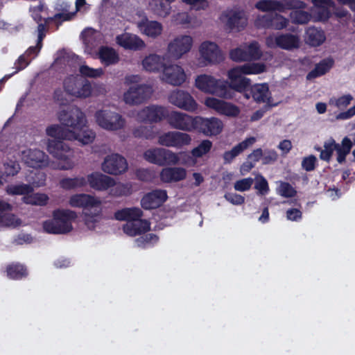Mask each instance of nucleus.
Returning <instances> with one entry per match:
<instances>
[{"label": "nucleus", "instance_id": "c85d7f7f", "mask_svg": "<svg viewBox=\"0 0 355 355\" xmlns=\"http://www.w3.org/2000/svg\"><path fill=\"white\" fill-rule=\"evenodd\" d=\"M227 18L226 26L230 31H240L246 26L247 19L243 17L242 12L231 10L224 15Z\"/></svg>", "mask_w": 355, "mask_h": 355}, {"label": "nucleus", "instance_id": "680f3d73", "mask_svg": "<svg viewBox=\"0 0 355 355\" xmlns=\"http://www.w3.org/2000/svg\"><path fill=\"white\" fill-rule=\"evenodd\" d=\"M224 197L228 202L235 205H241L245 202V198L237 193H227Z\"/></svg>", "mask_w": 355, "mask_h": 355}, {"label": "nucleus", "instance_id": "f03ea898", "mask_svg": "<svg viewBox=\"0 0 355 355\" xmlns=\"http://www.w3.org/2000/svg\"><path fill=\"white\" fill-rule=\"evenodd\" d=\"M266 64L261 62L245 63L230 69L227 77L230 81L225 80V99H232L235 92L243 93L245 96L251 80L244 77L245 74H259L266 71Z\"/></svg>", "mask_w": 355, "mask_h": 355}, {"label": "nucleus", "instance_id": "49530a36", "mask_svg": "<svg viewBox=\"0 0 355 355\" xmlns=\"http://www.w3.org/2000/svg\"><path fill=\"white\" fill-rule=\"evenodd\" d=\"M132 135L136 138H145L146 139H152L155 137V132L150 127L140 125L135 128Z\"/></svg>", "mask_w": 355, "mask_h": 355}, {"label": "nucleus", "instance_id": "f3484780", "mask_svg": "<svg viewBox=\"0 0 355 355\" xmlns=\"http://www.w3.org/2000/svg\"><path fill=\"white\" fill-rule=\"evenodd\" d=\"M103 171L111 175H119L126 171L128 163L126 159L119 154L107 155L102 164Z\"/></svg>", "mask_w": 355, "mask_h": 355}, {"label": "nucleus", "instance_id": "864d4df0", "mask_svg": "<svg viewBox=\"0 0 355 355\" xmlns=\"http://www.w3.org/2000/svg\"><path fill=\"white\" fill-rule=\"evenodd\" d=\"M253 182L254 180L252 178H243L237 180L234 184V188L238 191H248L253 184Z\"/></svg>", "mask_w": 355, "mask_h": 355}, {"label": "nucleus", "instance_id": "a19ab883", "mask_svg": "<svg viewBox=\"0 0 355 355\" xmlns=\"http://www.w3.org/2000/svg\"><path fill=\"white\" fill-rule=\"evenodd\" d=\"M33 191V187L31 184H10L6 188V192L9 195H24L27 196Z\"/></svg>", "mask_w": 355, "mask_h": 355}, {"label": "nucleus", "instance_id": "bb28decb", "mask_svg": "<svg viewBox=\"0 0 355 355\" xmlns=\"http://www.w3.org/2000/svg\"><path fill=\"white\" fill-rule=\"evenodd\" d=\"M159 176L163 182H176L186 178L187 171L182 167H166L161 171Z\"/></svg>", "mask_w": 355, "mask_h": 355}, {"label": "nucleus", "instance_id": "f8f14e48", "mask_svg": "<svg viewBox=\"0 0 355 355\" xmlns=\"http://www.w3.org/2000/svg\"><path fill=\"white\" fill-rule=\"evenodd\" d=\"M223 128V123L218 118L196 116L195 130L206 136H216L222 132Z\"/></svg>", "mask_w": 355, "mask_h": 355}, {"label": "nucleus", "instance_id": "774afa93", "mask_svg": "<svg viewBox=\"0 0 355 355\" xmlns=\"http://www.w3.org/2000/svg\"><path fill=\"white\" fill-rule=\"evenodd\" d=\"M35 178L37 180L35 179L33 180L32 184L34 187H40L45 184L46 182V175L43 172H37L35 173Z\"/></svg>", "mask_w": 355, "mask_h": 355}, {"label": "nucleus", "instance_id": "69168bd1", "mask_svg": "<svg viewBox=\"0 0 355 355\" xmlns=\"http://www.w3.org/2000/svg\"><path fill=\"white\" fill-rule=\"evenodd\" d=\"M302 211L296 208H291L286 211V217L288 220L297 221L302 218Z\"/></svg>", "mask_w": 355, "mask_h": 355}, {"label": "nucleus", "instance_id": "0e129e2a", "mask_svg": "<svg viewBox=\"0 0 355 355\" xmlns=\"http://www.w3.org/2000/svg\"><path fill=\"white\" fill-rule=\"evenodd\" d=\"M353 97L351 94H346L339 97L336 101V106L338 108L346 107L350 104Z\"/></svg>", "mask_w": 355, "mask_h": 355}, {"label": "nucleus", "instance_id": "ea45409f", "mask_svg": "<svg viewBox=\"0 0 355 355\" xmlns=\"http://www.w3.org/2000/svg\"><path fill=\"white\" fill-rule=\"evenodd\" d=\"M49 200V198L46 194L40 193H29L22 198L25 204L36 206H45L47 205Z\"/></svg>", "mask_w": 355, "mask_h": 355}, {"label": "nucleus", "instance_id": "6ab92c4d", "mask_svg": "<svg viewBox=\"0 0 355 355\" xmlns=\"http://www.w3.org/2000/svg\"><path fill=\"white\" fill-rule=\"evenodd\" d=\"M166 110L159 105H149L138 112L137 118L142 122L158 123L166 119Z\"/></svg>", "mask_w": 355, "mask_h": 355}, {"label": "nucleus", "instance_id": "e433bc0d", "mask_svg": "<svg viewBox=\"0 0 355 355\" xmlns=\"http://www.w3.org/2000/svg\"><path fill=\"white\" fill-rule=\"evenodd\" d=\"M6 274L9 279L13 280H19L26 278L28 275V270L26 266L20 263H12L6 266Z\"/></svg>", "mask_w": 355, "mask_h": 355}, {"label": "nucleus", "instance_id": "b1692460", "mask_svg": "<svg viewBox=\"0 0 355 355\" xmlns=\"http://www.w3.org/2000/svg\"><path fill=\"white\" fill-rule=\"evenodd\" d=\"M116 42L126 50L139 51L146 46L145 42L137 35L128 33L116 37Z\"/></svg>", "mask_w": 355, "mask_h": 355}, {"label": "nucleus", "instance_id": "aec40b11", "mask_svg": "<svg viewBox=\"0 0 355 355\" xmlns=\"http://www.w3.org/2000/svg\"><path fill=\"white\" fill-rule=\"evenodd\" d=\"M167 199L166 191L155 189L143 196L141 200V205L146 210L154 209L162 206Z\"/></svg>", "mask_w": 355, "mask_h": 355}, {"label": "nucleus", "instance_id": "7c9ffc66", "mask_svg": "<svg viewBox=\"0 0 355 355\" xmlns=\"http://www.w3.org/2000/svg\"><path fill=\"white\" fill-rule=\"evenodd\" d=\"M142 65L145 70L150 72L163 71L166 66L165 58L157 54H150L142 60Z\"/></svg>", "mask_w": 355, "mask_h": 355}, {"label": "nucleus", "instance_id": "cd10ccee", "mask_svg": "<svg viewBox=\"0 0 355 355\" xmlns=\"http://www.w3.org/2000/svg\"><path fill=\"white\" fill-rule=\"evenodd\" d=\"M137 26L143 34L152 38H156L160 35L163 30L161 23L150 21L147 18L142 19L138 22Z\"/></svg>", "mask_w": 355, "mask_h": 355}, {"label": "nucleus", "instance_id": "4c0bfd02", "mask_svg": "<svg viewBox=\"0 0 355 355\" xmlns=\"http://www.w3.org/2000/svg\"><path fill=\"white\" fill-rule=\"evenodd\" d=\"M353 143L349 138L345 137L341 144L335 141V150L337 153V161L339 164H343L346 160L347 155L350 153Z\"/></svg>", "mask_w": 355, "mask_h": 355}, {"label": "nucleus", "instance_id": "423d86ee", "mask_svg": "<svg viewBox=\"0 0 355 355\" xmlns=\"http://www.w3.org/2000/svg\"><path fill=\"white\" fill-rule=\"evenodd\" d=\"M94 116L97 124L106 130H119L125 125V120L120 114L110 110H98Z\"/></svg>", "mask_w": 355, "mask_h": 355}, {"label": "nucleus", "instance_id": "a878e982", "mask_svg": "<svg viewBox=\"0 0 355 355\" xmlns=\"http://www.w3.org/2000/svg\"><path fill=\"white\" fill-rule=\"evenodd\" d=\"M256 141L254 137L246 138L234 146L230 150L225 151L223 155L224 164H231L232 161Z\"/></svg>", "mask_w": 355, "mask_h": 355}, {"label": "nucleus", "instance_id": "c756f323", "mask_svg": "<svg viewBox=\"0 0 355 355\" xmlns=\"http://www.w3.org/2000/svg\"><path fill=\"white\" fill-rule=\"evenodd\" d=\"M143 211L138 207L123 208L114 213V218L119 221L138 222L142 220L141 218Z\"/></svg>", "mask_w": 355, "mask_h": 355}, {"label": "nucleus", "instance_id": "9b49d317", "mask_svg": "<svg viewBox=\"0 0 355 355\" xmlns=\"http://www.w3.org/2000/svg\"><path fill=\"white\" fill-rule=\"evenodd\" d=\"M245 97L247 99H250L252 97L258 103H266L264 108L266 110H269L275 105V104H271L272 98L268 83L250 85Z\"/></svg>", "mask_w": 355, "mask_h": 355}, {"label": "nucleus", "instance_id": "c9c22d12", "mask_svg": "<svg viewBox=\"0 0 355 355\" xmlns=\"http://www.w3.org/2000/svg\"><path fill=\"white\" fill-rule=\"evenodd\" d=\"M326 40L324 32L314 26L309 27L306 31V42L311 46H319Z\"/></svg>", "mask_w": 355, "mask_h": 355}, {"label": "nucleus", "instance_id": "5701e85b", "mask_svg": "<svg viewBox=\"0 0 355 355\" xmlns=\"http://www.w3.org/2000/svg\"><path fill=\"white\" fill-rule=\"evenodd\" d=\"M46 154L39 149H26L21 152V159L32 168H40L46 164Z\"/></svg>", "mask_w": 355, "mask_h": 355}, {"label": "nucleus", "instance_id": "39448f33", "mask_svg": "<svg viewBox=\"0 0 355 355\" xmlns=\"http://www.w3.org/2000/svg\"><path fill=\"white\" fill-rule=\"evenodd\" d=\"M196 87L200 91L225 98L226 95L225 80L217 79L212 76L201 74L195 82Z\"/></svg>", "mask_w": 355, "mask_h": 355}, {"label": "nucleus", "instance_id": "7ed1b4c3", "mask_svg": "<svg viewBox=\"0 0 355 355\" xmlns=\"http://www.w3.org/2000/svg\"><path fill=\"white\" fill-rule=\"evenodd\" d=\"M77 214L69 209H55L53 212V219L43 223L44 230L49 234H67L73 229L71 221L75 220Z\"/></svg>", "mask_w": 355, "mask_h": 355}, {"label": "nucleus", "instance_id": "ddd939ff", "mask_svg": "<svg viewBox=\"0 0 355 355\" xmlns=\"http://www.w3.org/2000/svg\"><path fill=\"white\" fill-rule=\"evenodd\" d=\"M152 94L151 87L147 85L132 86L124 93L123 100L129 105H139L145 102Z\"/></svg>", "mask_w": 355, "mask_h": 355}, {"label": "nucleus", "instance_id": "8fccbe9b", "mask_svg": "<svg viewBox=\"0 0 355 355\" xmlns=\"http://www.w3.org/2000/svg\"><path fill=\"white\" fill-rule=\"evenodd\" d=\"M288 24V19L280 14L274 13L271 29L282 30Z\"/></svg>", "mask_w": 355, "mask_h": 355}, {"label": "nucleus", "instance_id": "052dcab7", "mask_svg": "<svg viewBox=\"0 0 355 355\" xmlns=\"http://www.w3.org/2000/svg\"><path fill=\"white\" fill-rule=\"evenodd\" d=\"M278 158L277 152L274 150H267L263 153L262 164L267 165L275 162Z\"/></svg>", "mask_w": 355, "mask_h": 355}, {"label": "nucleus", "instance_id": "13d9d810", "mask_svg": "<svg viewBox=\"0 0 355 355\" xmlns=\"http://www.w3.org/2000/svg\"><path fill=\"white\" fill-rule=\"evenodd\" d=\"M5 173L8 176H14L18 173L20 170V166L16 161L10 160L4 164Z\"/></svg>", "mask_w": 355, "mask_h": 355}, {"label": "nucleus", "instance_id": "0eeeda50", "mask_svg": "<svg viewBox=\"0 0 355 355\" xmlns=\"http://www.w3.org/2000/svg\"><path fill=\"white\" fill-rule=\"evenodd\" d=\"M63 87L67 94L78 98L89 97L92 91L89 80L74 76L66 78L63 82Z\"/></svg>", "mask_w": 355, "mask_h": 355}, {"label": "nucleus", "instance_id": "bf43d9fd", "mask_svg": "<svg viewBox=\"0 0 355 355\" xmlns=\"http://www.w3.org/2000/svg\"><path fill=\"white\" fill-rule=\"evenodd\" d=\"M83 214H84L83 220H84L85 225L89 230L94 229V227L96 226V223L98 222L96 218L98 216V214H90L85 210L83 212Z\"/></svg>", "mask_w": 355, "mask_h": 355}, {"label": "nucleus", "instance_id": "4d7b16f0", "mask_svg": "<svg viewBox=\"0 0 355 355\" xmlns=\"http://www.w3.org/2000/svg\"><path fill=\"white\" fill-rule=\"evenodd\" d=\"M317 159L315 155H311L303 158L302 167L306 171H314L316 167Z\"/></svg>", "mask_w": 355, "mask_h": 355}, {"label": "nucleus", "instance_id": "393cba45", "mask_svg": "<svg viewBox=\"0 0 355 355\" xmlns=\"http://www.w3.org/2000/svg\"><path fill=\"white\" fill-rule=\"evenodd\" d=\"M69 205L73 207H81L87 209L88 208L99 207L101 201L91 195L80 193L71 196Z\"/></svg>", "mask_w": 355, "mask_h": 355}, {"label": "nucleus", "instance_id": "72a5a7b5", "mask_svg": "<svg viewBox=\"0 0 355 355\" xmlns=\"http://www.w3.org/2000/svg\"><path fill=\"white\" fill-rule=\"evenodd\" d=\"M299 42V37L291 33L280 34L275 37L277 46L285 50L298 48Z\"/></svg>", "mask_w": 355, "mask_h": 355}, {"label": "nucleus", "instance_id": "4468645a", "mask_svg": "<svg viewBox=\"0 0 355 355\" xmlns=\"http://www.w3.org/2000/svg\"><path fill=\"white\" fill-rule=\"evenodd\" d=\"M168 101L171 104L188 112H194L198 107V104L193 96L189 92L180 89L172 92Z\"/></svg>", "mask_w": 355, "mask_h": 355}, {"label": "nucleus", "instance_id": "a211bd4d", "mask_svg": "<svg viewBox=\"0 0 355 355\" xmlns=\"http://www.w3.org/2000/svg\"><path fill=\"white\" fill-rule=\"evenodd\" d=\"M205 105L220 114L227 116L236 117L240 114V109L238 106L214 97L206 98Z\"/></svg>", "mask_w": 355, "mask_h": 355}, {"label": "nucleus", "instance_id": "a18cd8bd", "mask_svg": "<svg viewBox=\"0 0 355 355\" xmlns=\"http://www.w3.org/2000/svg\"><path fill=\"white\" fill-rule=\"evenodd\" d=\"M274 13L259 15L255 21L254 25L258 28L271 29Z\"/></svg>", "mask_w": 355, "mask_h": 355}, {"label": "nucleus", "instance_id": "e2e57ef3", "mask_svg": "<svg viewBox=\"0 0 355 355\" xmlns=\"http://www.w3.org/2000/svg\"><path fill=\"white\" fill-rule=\"evenodd\" d=\"M184 3L191 6L192 8L200 10H205L208 6L207 0H182Z\"/></svg>", "mask_w": 355, "mask_h": 355}, {"label": "nucleus", "instance_id": "2f4dec72", "mask_svg": "<svg viewBox=\"0 0 355 355\" xmlns=\"http://www.w3.org/2000/svg\"><path fill=\"white\" fill-rule=\"evenodd\" d=\"M98 58L101 62L106 67L116 64L120 60L116 51L112 47L107 46H101L99 48Z\"/></svg>", "mask_w": 355, "mask_h": 355}, {"label": "nucleus", "instance_id": "f257e3e1", "mask_svg": "<svg viewBox=\"0 0 355 355\" xmlns=\"http://www.w3.org/2000/svg\"><path fill=\"white\" fill-rule=\"evenodd\" d=\"M58 117L62 125H53L46 128L49 136L58 139L49 141L47 150L55 158L65 160L71 148L62 140H77L86 145L94 141L96 134L86 125L85 114L77 106L61 110Z\"/></svg>", "mask_w": 355, "mask_h": 355}, {"label": "nucleus", "instance_id": "2eb2a0df", "mask_svg": "<svg viewBox=\"0 0 355 355\" xmlns=\"http://www.w3.org/2000/svg\"><path fill=\"white\" fill-rule=\"evenodd\" d=\"M199 51L205 65L219 63L223 60L222 52L214 42H203L200 46Z\"/></svg>", "mask_w": 355, "mask_h": 355}, {"label": "nucleus", "instance_id": "37998d69", "mask_svg": "<svg viewBox=\"0 0 355 355\" xmlns=\"http://www.w3.org/2000/svg\"><path fill=\"white\" fill-rule=\"evenodd\" d=\"M320 150V158L322 160L329 162L335 150V140L331 138L324 144V149L318 148Z\"/></svg>", "mask_w": 355, "mask_h": 355}, {"label": "nucleus", "instance_id": "20e7f679", "mask_svg": "<svg viewBox=\"0 0 355 355\" xmlns=\"http://www.w3.org/2000/svg\"><path fill=\"white\" fill-rule=\"evenodd\" d=\"M306 4L300 0H260L254 7L261 12H284L294 9H304Z\"/></svg>", "mask_w": 355, "mask_h": 355}, {"label": "nucleus", "instance_id": "603ef678", "mask_svg": "<svg viewBox=\"0 0 355 355\" xmlns=\"http://www.w3.org/2000/svg\"><path fill=\"white\" fill-rule=\"evenodd\" d=\"M254 189L258 191L260 195H266L268 193L269 191V186L268 181L263 176L260 175L257 178Z\"/></svg>", "mask_w": 355, "mask_h": 355}, {"label": "nucleus", "instance_id": "5fc2aeb1", "mask_svg": "<svg viewBox=\"0 0 355 355\" xmlns=\"http://www.w3.org/2000/svg\"><path fill=\"white\" fill-rule=\"evenodd\" d=\"M279 193L284 198H293L295 196L297 191L288 182H282L279 186Z\"/></svg>", "mask_w": 355, "mask_h": 355}, {"label": "nucleus", "instance_id": "4be33fe9", "mask_svg": "<svg viewBox=\"0 0 355 355\" xmlns=\"http://www.w3.org/2000/svg\"><path fill=\"white\" fill-rule=\"evenodd\" d=\"M162 80L174 86L181 85L186 80L184 69L179 65L170 64L164 68Z\"/></svg>", "mask_w": 355, "mask_h": 355}, {"label": "nucleus", "instance_id": "58836bf2", "mask_svg": "<svg viewBox=\"0 0 355 355\" xmlns=\"http://www.w3.org/2000/svg\"><path fill=\"white\" fill-rule=\"evenodd\" d=\"M60 187L65 190L81 188L87 185L85 177L65 178L60 181Z\"/></svg>", "mask_w": 355, "mask_h": 355}, {"label": "nucleus", "instance_id": "de8ad7c7", "mask_svg": "<svg viewBox=\"0 0 355 355\" xmlns=\"http://www.w3.org/2000/svg\"><path fill=\"white\" fill-rule=\"evenodd\" d=\"M245 51L248 60H259L262 55L257 42H251Z\"/></svg>", "mask_w": 355, "mask_h": 355}, {"label": "nucleus", "instance_id": "c03bdc74", "mask_svg": "<svg viewBox=\"0 0 355 355\" xmlns=\"http://www.w3.org/2000/svg\"><path fill=\"white\" fill-rule=\"evenodd\" d=\"M79 72L83 77L92 78L101 77L104 73L102 68L94 69L85 64H83L79 67Z\"/></svg>", "mask_w": 355, "mask_h": 355}, {"label": "nucleus", "instance_id": "79ce46f5", "mask_svg": "<svg viewBox=\"0 0 355 355\" xmlns=\"http://www.w3.org/2000/svg\"><path fill=\"white\" fill-rule=\"evenodd\" d=\"M212 147V142L208 139L203 140L197 147L192 149L193 157L199 158L208 153Z\"/></svg>", "mask_w": 355, "mask_h": 355}, {"label": "nucleus", "instance_id": "9d476101", "mask_svg": "<svg viewBox=\"0 0 355 355\" xmlns=\"http://www.w3.org/2000/svg\"><path fill=\"white\" fill-rule=\"evenodd\" d=\"M157 141L159 145L163 146L180 148L189 145L191 142V137L185 132L168 131L160 135Z\"/></svg>", "mask_w": 355, "mask_h": 355}, {"label": "nucleus", "instance_id": "412c9836", "mask_svg": "<svg viewBox=\"0 0 355 355\" xmlns=\"http://www.w3.org/2000/svg\"><path fill=\"white\" fill-rule=\"evenodd\" d=\"M87 184L98 191H106L115 185L114 180L106 175L99 172H93L89 174L87 178Z\"/></svg>", "mask_w": 355, "mask_h": 355}, {"label": "nucleus", "instance_id": "09e8293b", "mask_svg": "<svg viewBox=\"0 0 355 355\" xmlns=\"http://www.w3.org/2000/svg\"><path fill=\"white\" fill-rule=\"evenodd\" d=\"M298 10H299L292 12L291 14L293 22L298 24L308 23L311 18L310 14L306 11L301 10V9Z\"/></svg>", "mask_w": 355, "mask_h": 355}, {"label": "nucleus", "instance_id": "3c124183", "mask_svg": "<svg viewBox=\"0 0 355 355\" xmlns=\"http://www.w3.org/2000/svg\"><path fill=\"white\" fill-rule=\"evenodd\" d=\"M15 214L6 213L0 214V226L10 227L17 226L19 224Z\"/></svg>", "mask_w": 355, "mask_h": 355}, {"label": "nucleus", "instance_id": "1a4fd4ad", "mask_svg": "<svg viewBox=\"0 0 355 355\" xmlns=\"http://www.w3.org/2000/svg\"><path fill=\"white\" fill-rule=\"evenodd\" d=\"M166 120L174 129L187 132L195 130L196 116L193 117L178 111H172L167 114Z\"/></svg>", "mask_w": 355, "mask_h": 355}, {"label": "nucleus", "instance_id": "6e6d98bb", "mask_svg": "<svg viewBox=\"0 0 355 355\" xmlns=\"http://www.w3.org/2000/svg\"><path fill=\"white\" fill-rule=\"evenodd\" d=\"M230 58L236 62L248 61L246 51L241 48L232 49L230 52Z\"/></svg>", "mask_w": 355, "mask_h": 355}, {"label": "nucleus", "instance_id": "473e14b6", "mask_svg": "<svg viewBox=\"0 0 355 355\" xmlns=\"http://www.w3.org/2000/svg\"><path fill=\"white\" fill-rule=\"evenodd\" d=\"M334 64V61L331 58L322 60L308 73L306 79L311 80L324 75L333 67Z\"/></svg>", "mask_w": 355, "mask_h": 355}, {"label": "nucleus", "instance_id": "f704fd0d", "mask_svg": "<svg viewBox=\"0 0 355 355\" xmlns=\"http://www.w3.org/2000/svg\"><path fill=\"white\" fill-rule=\"evenodd\" d=\"M123 232L131 236L140 235L150 230V223L148 220L128 223L123 225Z\"/></svg>", "mask_w": 355, "mask_h": 355}, {"label": "nucleus", "instance_id": "dca6fc26", "mask_svg": "<svg viewBox=\"0 0 355 355\" xmlns=\"http://www.w3.org/2000/svg\"><path fill=\"white\" fill-rule=\"evenodd\" d=\"M192 44L193 39L191 36H178L168 44V53L171 58L179 59L191 50Z\"/></svg>", "mask_w": 355, "mask_h": 355}, {"label": "nucleus", "instance_id": "338daca9", "mask_svg": "<svg viewBox=\"0 0 355 355\" xmlns=\"http://www.w3.org/2000/svg\"><path fill=\"white\" fill-rule=\"evenodd\" d=\"M312 3L317 8H331L335 6L332 0H312Z\"/></svg>", "mask_w": 355, "mask_h": 355}, {"label": "nucleus", "instance_id": "6e6552de", "mask_svg": "<svg viewBox=\"0 0 355 355\" xmlns=\"http://www.w3.org/2000/svg\"><path fill=\"white\" fill-rule=\"evenodd\" d=\"M144 157L150 163L159 166H164L166 164L175 165L180 161V157L178 154L168 149L162 148H156L146 150L144 153Z\"/></svg>", "mask_w": 355, "mask_h": 355}]
</instances>
